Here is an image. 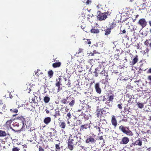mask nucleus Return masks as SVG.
I'll list each match as a JSON object with an SVG mask.
<instances>
[{"instance_id":"nucleus-14","label":"nucleus","mask_w":151,"mask_h":151,"mask_svg":"<svg viewBox=\"0 0 151 151\" xmlns=\"http://www.w3.org/2000/svg\"><path fill=\"white\" fill-rule=\"evenodd\" d=\"M24 116H19L16 118V120L19 122H21L23 124L24 121Z\"/></svg>"},{"instance_id":"nucleus-29","label":"nucleus","mask_w":151,"mask_h":151,"mask_svg":"<svg viewBox=\"0 0 151 151\" xmlns=\"http://www.w3.org/2000/svg\"><path fill=\"white\" fill-rule=\"evenodd\" d=\"M104 31L105 32L104 35H109L111 32V30L108 28L105 29Z\"/></svg>"},{"instance_id":"nucleus-15","label":"nucleus","mask_w":151,"mask_h":151,"mask_svg":"<svg viewBox=\"0 0 151 151\" xmlns=\"http://www.w3.org/2000/svg\"><path fill=\"white\" fill-rule=\"evenodd\" d=\"M102 111H101V109H98L96 111L95 113L96 114V117L97 118L101 117L102 116Z\"/></svg>"},{"instance_id":"nucleus-43","label":"nucleus","mask_w":151,"mask_h":151,"mask_svg":"<svg viewBox=\"0 0 151 151\" xmlns=\"http://www.w3.org/2000/svg\"><path fill=\"white\" fill-rule=\"evenodd\" d=\"M83 49L82 48H80L77 52H76V54H79L81 52H83Z\"/></svg>"},{"instance_id":"nucleus-33","label":"nucleus","mask_w":151,"mask_h":151,"mask_svg":"<svg viewBox=\"0 0 151 151\" xmlns=\"http://www.w3.org/2000/svg\"><path fill=\"white\" fill-rule=\"evenodd\" d=\"M48 74L50 78H51L53 75V72L52 70H50L48 71Z\"/></svg>"},{"instance_id":"nucleus-42","label":"nucleus","mask_w":151,"mask_h":151,"mask_svg":"<svg viewBox=\"0 0 151 151\" xmlns=\"http://www.w3.org/2000/svg\"><path fill=\"white\" fill-rule=\"evenodd\" d=\"M56 151H60V147L59 145L58 144H56L55 146Z\"/></svg>"},{"instance_id":"nucleus-11","label":"nucleus","mask_w":151,"mask_h":151,"mask_svg":"<svg viewBox=\"0 0 151 151\" xmlns=\"http://www.w3.org/2000/svg\"><path fill=\"white\" fill-rule=\"evenodd\" d=\"M102 68H102L101 65L100 64L99 65L98 67H97L95 68V71L94 73L95 74V76L96 77H97L98 76V72H99L100 71H101Z\"/></svg>"},{"instance_id":"nucleus-12","label":"nucleus","mask_w":151,"mask_h":151,"mask_svg":"<svg viewBox=\"0 0 151 151\" xmlns=\"http://www.w3.org/2000/svg\"><path fill=\"white\" fill-rule=\"evenodd\" d=\"M37 71L35 72V73L32 77V80L34 81H36L37 80H40L39 75L37 74Z\"/></svg>"},{"instance_id":"nucleus-58","label":"nucleus","mask_w":151,"mask_h":151,"mask_svg":"<svg viewBox=\"0 0 151 151\" xmlns=\"http://www.w3.org/2000/svg\"><path fill=\"white\" fill-rule=\"evenodd\" d=\"M81 27L83 29H85L86 27L84 25H81Z\"/></svg>"},{"instance_id":"nucleus-22","label":"nucleus","mask_w":151,"mask_h":151,"mask_svg":"<svg viewBox=\"0 0 151 151\" xmlns=\"http://www.w3.org/2000/svg\"><path fill=\"white\" fill-rule=\"evenodd\" d=\"M134 144L137 145L141 146L142 144V142L141 139L139 138L137 140H136L134 142Z\"/></svg>"},{"instance_id":"nucleus-26","label":"nucleus","mask_w":151,"mask_h":151,"mask_svg":"<svg viewBox=\"0 0 151 151\" xmlns=\"http://www.w3.org/2000/svg\"><path fill=\"white\" fill-rule=\"evenodd\" d=\"M61 64L60 62H55L52 64V66L54 68L59 67L60 66Z\"/></svg>"},{"instance_id":"nucleus-10","label":"nucleus","mask_w":151,"mask_h":151,"mask_svg":"<svg viewBox=\"0 0 151 151\" xmlns=\"http://www.w3.org/2000/svg\"><path fill=\"white\" fill-rule=\"evenodd\" d=\"M111 123L114 128H116L117 125V121L115 116L113 115L111 119Z\"/></svg>"},{"instance_id":"nucleus-57","label":"nucleus","mask_w":151,"mask_h":151,"mask_svg":"<svg viewBox=\"0 0 151 151\" xmlns=\"http://www.w3.org/2000/svg\"><path fill=\"white\" fill-rule=\"evenodd\" d=\"M99 139H100V140H101L102 139H103V136H100L99 138Z\"/></svg>"},{"instance_id":"nucleus-13","label":"nucleus","mask_w":151,"mask_h":151,"mask_svg":"<svg viewBox=\"0 0 151 151\" xmlns=\"http://www.w3.org/2000/svg\"><path fill=\"white\" fill-rule=\"evenodd\" d=\"M59 81H58L57 79L56 80L57 82L55 83V86L58 87V92L62 89V87H60V86L62 85L61 82L60 81V80H61V78H59Z\"/></svg>"},{"instance_id":"nucleus-39","label":"nucleus","mask_w":151,"mask_h":151,"mask_svg":"<svg viewBox=\"0 0 151 151\" xmlns=\"http://www.w3.org/2000/svg\"><path fill=\"white\" fill-rule=\"evenodd\" d=\"M20 149L18 147H15V146H14L13 148L12 149V151H19Z\"/></svg>"},{"instance_id":"nucleus-37","label":"nucleus","mask_w":151,"mask_h":151,"mask_svg":"<svg viewBox=\"0 0 151 151\" xmlns=\"http://www.w3.org/2000/svg\"><path fill=\"white\" fill-rule=\"evenodd\" d=\"M75 103V100L73 99L70 102H69V105L70 107H73Z\"/></svg>"},{"instance_id":"nucleus-52","label":"nucleus","mask_w":151,"mask_h":151,"mask_svg":"<svg viewBox=\"0 0 151 151\" xmlns=\"http://www.w3.org/2000/svg\"><path fill=\"white\" fill-rule=\"evenodd\" d=\"M35 97H34L33 98H32V99L31 103H36V102L35 101Z\"/></svg>"},{"instance_id":"nucleus-32","label":"nucleus","mask_w":151,"mask_h":151,"mask_svg":"<svg viewBox=\"0 0 151 151\" xmlns=\"http://www.w3.org/2000/svg\"><path fill=\"white\" fill-rule=\"evenodd\" d=\"M110 26L109 28L111 30L113 29L116 26V24L113 22L112 23L110 24Z\"/></svg>"},{"instance_id":"nucleus-45","label":"nucleus","mask_w":151,"mask_h":151,"mask_svg":"<svg viewBox=\"0 0 151 151\" xmlns=\"http://www.w3.org/2000/svg\"><path fill=\"white\" fill-rule=\"evenodd\" d=\"M85 42L86 44H90L91 43V42L89 40L87 39L85 41Z\"/></svg>"},{"instance_id":"nucleus-56","label":"nucleus","mask_w":151,"mask_h":151,"mask_svg":"<svg viewBox=\"0 0 151 151\" xmlns=\"http://www.w3.org/2000/svg\"><path fill=\"white\" fill-rule=\"evenodd\" d=\"M40 141H42L44 139L43 138V136L42 135H41L40 136Z\"/></svg>"},{"instance_id":"nucleus-60","label":"nucleus","mask_w":151,"mask_h":151,"mask_svg":"<svg viewBox=\"0 0 151 151\" xmlns=\"http://www.w3.org/2000/svg\"><path fill=\"white\" fill-rule=\"evenodd\" d=\"M86 29V27L85 29H83V30H84V31H85V32H87V33H88V32H89V31H88V30H87Z\"/></svg>"},{"instance_id":"nucleus-64","label":"nucleus","mask_w":151,"mask_h":151,"mask_svg":"<svg viewBox=\"0 0 151 151\" xmlns=\"http://www.w3.org/2000/svg\"><path fill=\"white\" fill-rule=\"evenodd\" d=\"M95 128H96V129H97L98 130H99L100 128V127H97V126L95 127Z\"/></svg>"},{"instance_id":"nucleus-1","label":"nucleus","mask_w":151,"mask_h":151,"mask_svg":"<svg viewBox=\"0 0 151 151\" xmlns=\"http://www.w3.org/2000/svg\"><path fill=\"white\" fill-rule=\"evenodd\" d=\"M78 137L77 135L75 134L73 139H69L68 142V147L71 150H72L73 148V145L77 143Z\"/></svg>"},{"instance_id":"nucleus-61","label":"nucleus","mask_w":151,"mask_h":151,"mask_svg":"<svg viewBox=\"0 0 151 151\" xmlns=\"http://www.w3.org/2000/svg\"><path fill=\"white\" fill-rule=\"evenodd\" d=\"M146 4H147V2L143 3L142 4V5L143 7L145 6L146 5Z\"/></svg>"},{"instance_id":"nucleus-19","label":"nucleus","mask_w":151,"mask_h":151,"mask_svg":"<svg viewBox=\"0 0 151 151\" xmlns=\"http://www.w3.org/2000/svg\"><path fill=\"white\" fill-rule=\"evenodd\" d=\"M138 61V56L136 55L135 57L132 60L131 62V65H134L137 63Z\"/></svg>"},{"instance_id":"nucleus-50","label":"nucleus","mask_w":151,"mask_h":151,"mask_svg":"<svg viewBox=\"0 0 151 151\" xmlns=\"http://www.w3.org/2000/svg\"><path fill=\"white\" fill-rule=\"evenodd\" d=\"M148 23L150 26L151 27V28L150 29L149 32L151 34V21L150 20L148 22Z\"/></svg>"},{"instance_id":"nucleus-46","label":"nucleus","mask_w":151,"mask_h":151,"mask_svg":"<svg viewBox=\"0 0 151 151\" xmlns=\"http://www.w3.org/2000/svg\"><path fill=\"white\" fill-rule=\"evenodd\" d=\"M122 103H120V104H118L117 105V107L120 109H122Z\"/></svg>"},{"instance_id":"nucleus-23","label":"nucleus","mask_w":151,"mask_h":151,"mask_svg":"<svg viewBox=\"0 0 151 151\" xmlns=\"http://www.w3.org/2000/svg\"><path fill=\"white\" fill-rule=\"evenodd\" d=\"M91 32L92 33L98 34L99 32V30L98 29H96L95 28H93L91 30Z\"/></svg>"},{"instance_id":"nucleus-59","label":"nucleus","mask_w":151,"mask_h":151,"mask_svg":"<svg viewBox=\"0 0 151 151\" xmlns=\"http://www.w3.org/2000/svg\"><path fill=\"white\" fill-rule=\"evenodd\" d=\"M122 32V33H120L121 34H124L126 33V31H125V29L123 30Z\"/></svg>"},{"instance_id":"nucleus-7","label":"nucleus","mask_w":151,"mask_h":151,"mask_svg":"<svg viewBox=\"0 0 151 151\" xmlns=\"http://www.w3.org/2000/svg\"><path fill=\"white\" fill-rule=\"evenodd\" d=\"M138 24L141 26L142 28H143L147 25V22L145 19L142 18L139 20Z\"/></svg>"},{"instance_id":"nucleus-5","label":"nucleus","mask_w":151,"mask_h":151,"mask_svg":"<svg viewBox=\"0 0 151 151\" xmlns=\"http://www.w3.org/2000/svg\"><path fill=\"white\" fill-rule=\"evenodd\" d=\"M95 135L92 134L90 136H88L86 140V142L87 143L94 144L96 142V139H95Z\"/></svg>"},{"instance_id":"nucleus-35","label":"nucleus","mask_w":151,"mask_h":151,"mask_svg":"<svg viewBox=\"0 0 151 151\" xmlns=\"http://www.w3.org/2000/svg\"><path fill=\"white\" fill-rule=\"evenodd\" d=\"M50 100V98L47 96H45L44 98V101L45 103H48Z\"/></svg>"},{"instance_id":"nucleus-17","label":"nucleus","mask_w":151,"mask_h":151,"mask_svg":"<svg viewBox=\"0 0 151 151\" xmlns=\"http://www.w3.org/2000/svg\"><path fill=\"white\" fill-rule=\"evenodd\" d=\"M140 49L141 50L140 51V52L143 55L148 52L149 51L147 48H140Z\"/></svg>"},{"instance_id":"nucleus-55","label":"nucleus","mask_w":151,"mask_h":151,"mask_svg":"<svg viewBox=\"0 0 151 151\" xmlns=\"http://www.w3.org/2000/svg\"><path fill=\"white\" fill-rule=\"evenodd\" d=\"M69 109L68 108H67V107L66 106L65 108V111L66 112H68V110H69Z\"/></svg>"},{"instance_id":"nucleus-47","label":"nucleus","mask_w":151,"mask_h":151,"mask_svg":"<svg viewBox=\"0 0 151 151\" xmlns=\"http://www.w3.org/2000/svg\"><path fill=\"white\" fill-rule=\"evenodd\" d=\"M13 125L14 127H19V124L17 123V122H15V123L13 124Z\"/></svg>"},{"instance_id":"nucleus-2","label":"nucleus","mask_w":151,"mask_h":151,"mask_svg":"<svg viewBox=\"0 0 151 151\" xmlns=\"http://www.w3.org/2000/svg\"><path fill=\"white\" fill-rule=\"evenodd\" d=\"M119 129L123 133L127 136H132L133 135L132 131L129 129V127H124L121 125L119 126Z\"/></svg>"},{"instance_id":"nucleus-51","label":"nucleus","mask_w":151,"mask_h":151,"mask_svg":"<svg viewBox=\"0 0 151 151\" xmlns=\"http://www.w3.org/2000/svg\"><path fill=\"white\" fill-rule=\"evenodd\" d=\"M147 73L151 74V68H149L147 71Z\"/></svg>"},{"instance_id":"nucleus-25","label":"nucleus","mask_w":151,"mask_h":151,"mask_svg":"<svg viewBox=\"0 0 151 151\" xmlns=\"http://www.w3.org/2000/svg\"><path fill=\"white\" fill-rule=\"evenodd\" d=\"M12 120L11 119L8 120L6 123V125L8 128H11Z\"/></svg>"},{"instance_id":"nucleus-9","label":"nucleus","mask_w":151,"mask_h":151,"mask_svg":"<svg viewBox=\"0 0 151 151\" xmlns=\"http://www.w3.org/2000/svg\"><path fill=\"white\" fill-rule=\"evenodd\" d=\"M96 92L99 94H100L101 92V90L100 87V84L99 83H96L94 86Z\"/></svg>"},{"instance_id":"nucleus-38","label":"nucleus","mask_w":151,"mask_h":151,"mask_svg":"<svg viewBox=\"0 0 151 151\" xmlns=\"http://www.w3.org/2000/svg\"><path fill=\"white\" fill-rule=\"evenodd\" d=\"M10 111L13 113H17L18 111V110L17 109H15L14 108H12V109H10Z\"/></svg>"},{"instance_id":"nucleus-62","label":"nucleus","mask_w":151,"mask_h":151,"mask_svg":"<svg viewBox=\"0 0 151 151\" xmlns=\"http://www.w3.org/2000/svg\"><path fill=\"white\" fill-rule=\"evenodd\" d=\"M9 97L10 99H12L13 97V96L10 93L9 94Z\"/></svg>"},{"instance_id":"nucleus-3","label":"nucleus","mask_w":151,"mask_h":151,"mask_svg":"<svg viewBox=\"0 0 151 151\" xmlns=\"http://www.w3.org/2000/svg\"><path fill=\"white\" fill-rule=\"evenodd\" d=\"M56 130L53 128H51L49 132H47V134L50 137V141L53 142L55 139V138L57 137V136L55 135V134L56 133Z\"/></svg>"},{"instance_id":"nucleus-21","label":"nucleus","mask_w":151,"mask_h":151,"mask_svg":"<svg viewBox=\"0 0 151 151\" xmlns=\"http://www.w3.org/2000/svg\"><path fill=\"white\" fill-rule=\"evenodd\" d=\"M100 74L101 76H106V78L108 76L107 73L105 71L104 68H102Z\"/></svg>"},{"instance_id":"nucleus-24","label":"nucleus","mask_w":151,"mask_h":151,"mask_svg":"<svg viewBox=\"0 0 151 151\" xmlns=\"http://www.w3.org/2000/svg\"><path fill=\"white\" fill-rule=\"evenodd\" d=\"M145 44L147 47H151V40H147L145 42Z\"/></svg>"},{"instance_id":"nucleus-27","label":"nucleus","mask_w":151,"mask_h":151,"mask_svg":"<svg viewBox=\"0 0 151 151\" xmlns=\"http://www.w3.org/2000/svg\"><path fill=\"white\" fill-rule=\"evenodd\" d=\"M88 125L87 124L82 125L81 126L80 131H83L84 129H87L88 128Z\"/></svg>"},{"instance_id":"nucleus-4","label":"nucleus","mask_w":151,"mask_h":151,"mask_svg":"<svg viewBox=\"0 0 151 151\" xmlns=\"http://www.w3.org/2000/svg\"><path fill=\"white\" fill-rule=\"evenodd\" d=\"M98 14L97 16V19L98 20L102 21L105 20L107 17V16L108 15V13L104 12L101 13V12L98 11L97 12Z\"/></svg>"},{"instance_id":"nucleus-28","label":"nucleus","mask_w":151,"mask_h":151,"mask_svg":"<svg viewBox=\"0 0 151 151\" xmlns=\"http://www.w3.org/2000/svg\"><path fill=\"white\" fill-rule=\"evenodd\" d=\"M7 135L5 131L0 130V137H4Z\"/></svg>"},{"instance_id":"nucleus-18","label":"nucleus","mask_w":151,"mask_h":151,"mask_svg":"<svg viewBox=\"0 0 151 151\" xmlns=\"http://www.w3.org/2000/svg\"><path fill=\"white\" fill-rule=\"evenodd\" d=\"M51 121V118L50 117H47L45 118L44 120V122L45 124H48Z\"/></svg>"},{"instance_id":"nucleus-41","label":"nucleus","mask_w":151,"mask_h":151,"mask_svg":"<svg viewBox=\"0 0 151 151\" xmlns=\"http://www.w3.org/2000/svg\"><path fill=\"white\" fill-rule=\"evenodd\" d=\"M95 60L96 59H91L89 60L88 62L91 63V64H92L94 63Z\"/></svg>"},{"instance_id":"nucleus-36","label":"nucleus","mask_w":151,"mask_h":151,"mask_svg":"<svg viewBox=\"0 0 151 151\" xmlns=\"http://www.w3.org/2000/svg\"><path fill=\"white\" fill-rule=\"evenodd\" d=\"M114 94L111 95L109 97L108 101L112 102L114 99Z\"/></svg>"},{"instance_id":"nucleus-54","label":"nucleus","mask_w":151,"mask_h":151,"mask_svg":"<svg viewBox=\"0 0 151 151\" xmlns=\"http://www.w3.org/2000/svg\"><path fill=\"white\" fill-rule=\"evenodd\" d=\"M147 78V79L151 82V75L148 76Z\"/></svg>"},{"instance_id":"nucleus-53","label":"nucleus","mask_w":151,"mask_h":151,"mask_svg":"<svg viewBox=\"0 0 151 151\" xmlns=\"http://www.w3.org/2000/svg\"><path fill=\"white\" fill-rule=\"evenodd\" d=\"M91 1H90L89 0H87L86 2V3L87 5H88L89 3H91Z\"/></svg>"},{"instance_id":"nucleus-63","label":"nucleus","mask_w":151,"mask_h":151,"mask_svg":"<svg viewBox=\"0 0 151 151\" xmlns=\"http://www.w3.org/2000/svg\"><path fill=\"white\" fill-rule=\"evenodd\" d=\"M45 111H46V113L47 114H48L49 113V110H47V109H46L45 110Z\"/></svg>"},{"instance_id":"nucleus-20","label":"nucleus","mask_w":151,"mask_h":151,"mask_svg":"<svg viewBox=\"0 0 151 151\" xmlns=\"http://www.w3.org/2000/svg\"><path fill=\"white\" fill-rule=\"evenodd\" d=\"M68 97H67L65 99L64 98L62 99L60 102L62 104H67L68 103Z\"/></svg>"},{"instance_id":"nucleus-44","label":"nucleus","mask_w":151,"mask_h":151,"mask_svg":"<svg viewBox=\"0 0 151 151\" xmlns=\"http://www.w3.org/2000/svg\"><path fill=\"white\" fill-rule=\"evenodd\" d=\"M96 53L100 54V52H99L98 51H96V50H94L93 51V53H91V56H93L94 54Z\"/></svg>"},{"instance_id":"nucleus-49","label":"nucleus","mask_w":151,"mask_h":151,"mask_svg":"<svg viewBox=\"0 0 151 151\" xmlns=\"http://www.w3.org/2000/svg\"><path fill=\"white\" fill-rule=\"evenodd\" d=\"M83 117L84 119L86 120H88V116L86 114H84Z\"/></svg>"},{"instance_id":"nucleus-40","label":"nucleus","mask_w":151,"mask_h":151,"mask_svg":"<svg viewBox=\"0 0 151 151\" xmlns=\"http://www.w3.org/2000/svg\"><path fill=\"white\" fill-rule=\"evenodd\" d=\"M1 110L3 112H5L6 110V106L5 104L3 105V106L1 107Z\"/></svg>"},{"instance_id":"nucleus-16","label":"nucleus","mask_w":151,"mask_h":151,"mask_svg":"<svg viewBox=\"0 0 151 151\" xmlns=\"http://www.w3.org/2000/svg\"><path fill=\"white\" fill-rule=\"evenodd\" d=\"M59 126L61 128L64 129H65L66 126L65 123L64 121H60L59 122Z\"/></svg>"},{"instance_id":"nucleus-31","label":"nucleus","mask_w":151,"mask_h":151,"mask_svg":"<svg viewBox=\"0 0 151 151\" xmlns=\"http://www.w3.org/2000/svg\"><path fill=\"white\" fill-rule=\"evenodd\" d=\"M137 105L138 107L142 109L144 107V104L143 103L140 102H137Z\"/></svg>"},{"instance_id":"nucleus-8","label":"nucleus","mask_w":151,"mask_h":151,"mask_svg":"<svg viewBox=\"0 0 151 151\" xmlns=\"http://www.w3.org/2000/svg\"><path fill=\"white\" fill-rule=\"evenodd\" d=\"M129 141V138L127 137H124L122 138L120 143L122 145H126L128 143Z\"/></svg>"},{"instance_id":"nucleus-30","label":"nucleus","mask_w":151,"mask_h":151,"mask_svg":"<svg viewBox=\"0 0 151 151\" xmlns=\"http://www.w3.org/2000/svg\"><path fill=\"white\" fill-rule=\"evenodd\" d=\"M72 117L71 113L70 112H68L66 118L68 121Z\"/></svg>"},{"instance_id":"nucleus-34","label":"nucleus","mask_w":151,"mask_h":151,"mask_svg":"<svg viewBox=\"0 0 151 151\" xmlns=\"http://www.w3.org/2000/svg\"><path fill=\"white\" fill-rule=\"evenodd\" d=\"M60 116L61 115L60 112V111L59 110L57 111H55V113L54 115L55 118H56L58 116Z\"/></svg>"},{"instance_id":"nucleus-6","label":"nucleus","mask_w":151,"mask_h":151,"mask_svg":"<svg viewBox=\"0 0 151 151\" xmlns=\"http://www.w3.org/2000/svg\"><path fill=\"white\" fill-rule=\"evenodd\" d=\"M24 119L22 124L23 127L26 126L27 127H29L30 125L31 121L29 117H27L26 116H24Z\"/></svg>"},{"instance_id":"nucleus-48","label":"nucleus","mask_w":151,"mask_h":151,"mask_svg":"<svg viewBox=\"0 0 151 151\" xmlns=\"http://www.w3.org/2000/svg\"><path fill=\"white\" fill-rule=\"evenodd\" d=\"M39 151H44V149L40 146H39Z\"/></svg>"}]
</instances>
